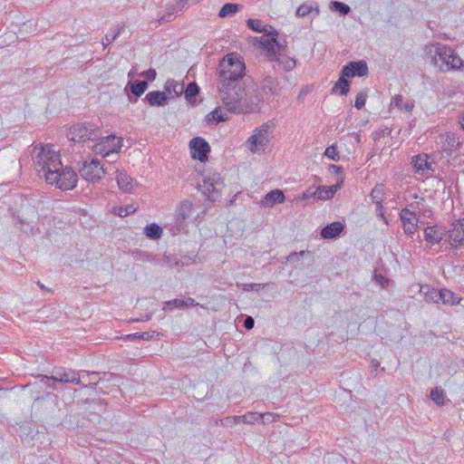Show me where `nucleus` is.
<instances>
[{"mask_svg": "<svg viewBox=\"0 0 464 464\" xmlns=\"http://www.w3.org/2000/svg\"><path fill=\"white\" fill-rule=\"evenodd\" d=\"M411 165L416 175L420 178L428 179L435 172L436 163L430 160V156L426 153L415 155L411 158Z\"/></svg>", "mask_w": 464, "mask_h": 464, "instance_id": "9b49d317", "label": "nucleus"}, {"mask_svg": "<svg viewBox=\"0 0 464 464\" xmlns=\"http://www.w3.org/2000/svg\"><path fill=\"white\" fill-rule=\"evenodd\" d=\"M274 126V123L267 121L255 130L254 134L246 141L252 152H256L260 147L265 148L268 145Z\"/></svg>", "mask_w": 464, "mask_h": 464, "instance_id": "1a4fd4ad", "label": "nucleus"}, {"mask_svg": "<svg viewBox=\"0 0 464 464\" xmlns=\"http://www.w3.org/2000/svg\"><path fill=\"white\" fill-rule=\"evenodd\" d=\"M34 159L36 165L40 168L39 172H43L44 177L55 169H62L60 153L53 145L47 144L43 146L36 145L34 150Z\"/></svg>", "mask_w": 464, "mask_h": 464, "instance_id": "7ed1b4c3", "label": "nucleus"}, {"mask_svg": "<svg viewBox=\"0 0 464 464\" xmlns=\"http://www.w3.org/2000/svg\"><path fill=\"white\" fill-rule=\"evenodd\" d=\"M246 65L236 54L229 53L218 63V89L224 108L232 113L256 111L263 100L256 85L245 79Z\"/></svg>", "mask_w": 464, "mask_h": 464, "instance_id": "f257e3e1", "label": "nucleus"}, {"mask_svg": "<svg viewBox=\"0 0 464 464\" xmlns=\"http://www.w3.org/2000/svg\"><path fill=\"white\" fill-rule=\"evenodd\" d=\"M313 11H314L316 14H319V9L317 6H315L314 8L312 5L303 4L296 9L295 14L299 17H304V16L308 15L310 13H312Z\"/></svg>", "mask_w": 464, "mask_h": 464, "instance_id": "ea45409f", "label": "nucleus"}, {"mask_svg": "<svg viewBox=\"0 0 464 464\" xmlns=\"http://www.w3.org/2000/svg\"><path fill=\"white\" fill-rule=\"evenodd\" d=\"M339 188H340V185L331 186V187L320 186L314 192V197L317 199H324V200L332 198Z\"/></svg>", "mask_w": 464, "mask_h": 464, "instance_id": "b1692460", "label": "nucleus"}, {"mask_svg": "<svg viewBox=\"0 0 464 464\" xmlns=\"http://www.w3.org/2000/svg\"><path fill=\"white\" fill-rule=\"evenodd\" d=\"M268 33H265L260 37L255 38V43L259 48L266 52V56L269 61L273 62L276 58V53L284 49L283 45L277 41V32L273 26H269Z\"/></svg>", "mask_w": 464, "mask_h": 464, "instance_id": "423d86ee", "label": "nucleus"}, {"mask_svg": "<svg viewBox=\"0 0 464 464\" xmlns=\"http://www.w3.org/2000/svg\"><path fill=\"white\" fill-rule=\"evenodd\" d=\"M391 105L398 108L401 111L411 112L414 108V101L404 100L401 95H397L392 101Z\"/></svg>", "mask_w": 464, "mask_h": 464, "instance_id": "393cba45", "label": "nucleus"}, {"mask_svg": "<svg viewBox=\"0 0 464 464\" xmlns=\"http://www.w3.org/2000/svg\"><path fill=\"white\" fill-rule=\"evenodd\" d=\"M38 378H41L42 381L53 380L57 382L78 385L82 383V379H84L85 376H81L80 372L71 368L59 367L53 370L51 376L40 374L38 375Z\"/></svg>", "mask_w": 464, "mask_h": 464, "instance_id": "6e6552de", "label": "nucleus"}, {"mask_svg": "<svg viewBox=\"0 0 464 464\" xmlns=\"http://www.w3.org/2000/svg\"><path fill=\"white\" fill-rule=\"evenodd\" d=\"M367 93L363 92H360L355 98L354 107L357 110H362L366 102Z\"/></svg>", "mask_w": 464, "mask_h": 464, "instance_id": "37998d69", "label": "nucleus"}, {"mask_svg": "<svg viewBox=\"0 0 464 464\" xmlns=\"http://www.w3.org/2000/svg\"><path fill=\"white\" fill-rule=\"evenodd\" d=\"M192 210V203L188 200H184L180 203L177 209V218L180 221H184L189 218Z\"/></svg>", "mask_w": 464, "mask_h": 464, "instance_id": "c85d7f7f", "label": "nucleus"}, {"mask_svg": "<svg viewBox=\"0 0 464 464\" xmlns=\"http://www.w3.org/2000/svg\"><path fill=\"white\" fill-rule=\"evenodd\" d=\"M425 56L441 72L458 70L463 66V61L450 47L440 44H430L424 48Z\"/></svg>", "mask_w": 464, "mask_h": 464, "instance_id": "f03ea898", "label": "nucleus"}, {"mask_svg": "<svg viewBox=\"0 0 464 464\" xmlns=\"http://www.w3.org/2000/svg\"><path fill=\"white\" fill-rule=\"evenodd\" d=\"M407 208H409L411 210H414L416 212L417 209H420L419 202L411 203Z\"/></svg>", "mask_w": 464, "mask_h": 464, "instance_id": "774afa93", "label": "nucleus"}, {"mask_svg": "<svg viewBox=\"0 0 464 464\" xmlns=\"http://www.w3.org/2000/svg\"><path fill=\"white\" fill-rule=\"evenodd\" d=\"M273 62L277 63L279 65H283L285 71H291L295 66V60L287 56H285L278 52L276 53V58Z\"/></svg>", "mask_w": 464, "mask_h": 464, "instance_id": "473e14b6", "label": "nucleus"}, {"mask_svg": "<svg viewBox=\"0 0 464 464\" xmlns=\"http://www.w3.org/2000/svg\"><path fill=\"white\" fill-rule=\"evenodd\" d=\"M424 300L428 303H439L440 302V291L434 288H430Z\"/></svg>", "mask_w": 464, "mask_h": 464, "instance_id": "c03bdc74", "label": "nucleus"}, {"mask_svg": "<svg viewBox=\"0 0 464 464\" xmlns=\"http://www.w3.org/2000/svg\"><path fill=\"white\" fill-rule=\"evenodd\" d=\"M324 155L334 161H338L340 159L337 147L335 145H331L327 147L324 151Z\"/></svg>", "mask_w": 464, "mask_h": 464, "instance_id": "79ce46f5", "label": "nucleus"}, {"mask_svg": "<svg viewBox=\"0 0 464 464\" xmlns=\"http://www.w3.org/2000/svg\"><path fill=\"white\" fill-rule=\"evenodd\" d=\"M384 196L383 185H376L370 193V198L373 203L379 208L382 207V202Z\"/></svg>", "mask_w": 464, "mask_h": 464, "instance_id": "72a5a7b5", "label": "nucleus"}, {"mask_svg": "<svg viewBox=\"0 0 464 464\" xmlns=\"http://www.w3.org/2000/svg\"><path fill=\"white\" fill-rule=\"evenodd\" d=\"M446 141L448 143L449 146L452 147V148H458L460 146V141L455 138V136L453 134H449L447 136V139H446Z\"/></svg>", "mask_w": 464, "mask_h": 464, "instance_id": "603ef678", "label": "nucleus"}, {"mask_svg": "<svg viewBox=\"0 0 464 464\" xmlns=\"http://www.w3.org/2000/svg\"><path fill=\"white\" fill-rule=\"evenodd\" d=\"M81 376H85L82 379V383L79 384L82 388H95L100 378L98 377L99 373L96 372H89V371H81Z\"/></svg>", "mask_w": 464, "mask_h": 464, "instance_id": "4be33fe9", "label": "nucleus"}, {"mask_svg": "<svg viewBox=\"0 0 464 464\" xmlns=\"http://www.w3.org/2000/svg\"><path fill=\"white\" fill-rule=\"evenodd\" d=\"M14 218L17 220V223L20 225H24V224L27 225L29 223L27 218H21L20 216L15 217L14 215Z\"/></svg>", "mask_w": 464, "mask_h": 464, "instance_id": "338daca9", "label": "nucleus"}, {"mask_svg": "<svg viewBox=\"0 0 464 464\" xmlns=\"http://www.w3.org/2000/svg\"><path fill=\"white\" fill-rule=\"evenodd\" d=\"M162 228L156 223H151L144 227V234L150 239L157 240L161 237Z\"/></svg>", "mask_w": 464, "mask_h": 464, "instance_id": "c756f323", "label": "nucleus"}, {"mask_svg": "<svg viewBox=\"0 0 464 464\" xmlns=\"http://www.w3.org/2000/svg\"><path fill=\"white\" fill-rule=\"evenodd\" d=\"M246 24L249 29L257 32V33H268L270 30L269 26L267 24H264L263 22L259 19H248L246 21Z\"/></svg>", "mask_w": 464, "mask_h": 464, "instance_id": "c9c22d12", "label": "nucleus"}, {"mask_svg": "<svg viewBox=\"0 0 464 464\" xmlns=\"http://www.w3.org/2000/svg\"><path fill=\"white\" fill-rule=\"evenodd\" d=\"M430 288L431 287L428 285H421L420 288V295H423V296L425 297L428 295V293L430 292Z\"/></svg>", "mask_w": 464, "mask_h": 464, "instance_id": "69168bd1", "label": "nucleus"}, {"mask_svg": "<svg viewBox=\"0 0 464 464\" xmlns=\"http://www.w3.org/2000/svg\"><path fill=\"white\" fill-rule=\"evenodd\" d=\"M277 417L278 416L276 414L272 412L261 413L260 420H262L263 423L273 422Z\"/></svg>", "mask_w": 464, "mask_h": 464, "instance_id": "3c124183", "label": "nucleus"}, {"mask_svg": "<svg viewBox=\"0 0 464 464\" xmlns=\"http://www.w3.org/2000/svg\"><path fill=\"white\" fill-rule=\"evenodd\" d=\"M183 92L186 100L192 103L196 102V96L199 92V88L196 82H189Z\"/></svg>", "mask_w": 464, "mask_h": 464, "instance_id": "f704fd0d", "label": "nucleus"}, {"mask_svg": "<svg viewBox=\"0 0 464 464\" xmlns=\"http://www.w3.org/2000/svg\"><path fill=\"white\" fill-rule=\"evenodd\" d=\"M226 120H227V118L223 115V113L221 112V111L219 109H215L214 111H212L206 116V121H208V123H210V122L218 123V122L224 121Z\"/></svg>", "mask_w": 464, "mask_h": 464, "instance_id": "4c0bfd02", "label": "nucleus"}, {"mask_svg": "<svg viewBox=\"0 0 464 464\" xmlns=\"http://www.w3.org/2000/svg\"><path fill=\"white\" fill-rule=\"evenodd\" d=\"M155 335H159V334L156 332L140 333V340L149 341L151 340Z\"/></svg>", "mask_w": 464, "mask_h": 464, "instance_id": "bf43d9fd", "label": "nucleus"}, {"mask_svg": "<svg viewBox=\"0 0 464 464\" xmlns=\"http://www.w3.org/2000/svg\"><path fill=\"white\" fill-rule=\"evenodd\" d=\"M347 76H343L341 72L338 81L334 83L332 92L339 93L340 95H346L350 91V81Z\"/></svg>", "mask_w": 464, "mask_h": 464, "instance_id": "5701e85b", "label": "nucleus"}, {"mask_svg": "<svg viewBox=\"0 0 464 464\" xmlns=\"http://www.w3.org/2000/svg\"><path fill=\"white\" fill-rule=\"evenodd\" d=\"M446 235L448 237L445 239V243H449L450 248L464 247V218L453 222Z\"/></svg>", "mask_w": 464, "mask_h": 464, "instance_id": "ddd939ff", "label": "nucleus"}, {"mask_svg": "<svg viewBox=\"0 0 464 464\" xmlns=\"http://www.w3.org/2000/svg\"><path fill=\"white\" fill-rule=\"evenodd\" d=\"M183 303H184V308L185 307H192V306H196L198 305V303H196V301L191 298V297H188L186 299H183Z\"/></svg>", "mask_w": 464, "mask_h": 464, "instance_id": "680f3d73", "label": "nucleus"}, {"mask_svg": "<svg viewBox=\"0 0 464 464\" xmlns=\"http://www.w3.org/2000/svg\"><path fill=\"white\" fill-rule=\"evenodd\" d=\"M262 89L265 93L279 95L281 88L276 78L267 75L262 81Z\"/></svg>", "mask_w": 464, "mask_h": 464, "instance_id": "aec40b11", "label": "nucleus"}, {"mask_svg": "<svg viewBox=\"0 0 464 464\" xmlns=\"http://www.w3.org/2000/svg\"><path fill=\"white\" fill-rule=\"evenodd\" d=\"M165 92L179 96L184 91V85L174 80H168L164 86Z\"/></svg>", "mask_w": 464, "mask_h": 464, "instance_id": "2f4dec72", "label": "nucleus"}, {"mask_svg": "<svg viewBox=\"0 0 464 464\" xmlns=\"http://www.w3.org/2000/svg\"><path fill=\"white\" fill-rule=\"evenodd\" d=\"M430 398L438 405H443L445 399L444 391L440 387L432 389L430 392Z\"/></svg>", "mask_w": 464, "mask_h": 464, "instance_id": "58836bf2", "label": "nucleus"}, {"mask_svg": "<svg viewBox=\"0 0 464 464\" xmlns=\"http://www.w3.org/2000/svg\"><path fill=\"white\" fill-rule=\"evenodd\" d=\"M166 304L169 307L170 310L173 308H184L183 299H173L166 302Z\"/></svg>", "mask_w": 464, "mask_h": 464, "instance_id": "8fccbe9b", "label": "nucleus"}, {"mask_svg": "<svg viewBox=\"0 0 464 464\" xmlns=\"http://www.w3.org/2000/svg\"><path fill=\"white\" fill-rule=\"evenodd\" d=\"M328 169L334 175H340L343 171V167L334 164H330Z\"/></svg>", "mask_w": 464, "mask_h": 464, "instance_id": "4d7b16f0", "label": "nucleus"}, {"mask_svg": "<svg viewBox=\"0 0 464 464\" xmlns=\"http://www.w3.org/2000/svg\"><path fill=\"white\" fill-rule=\"evenodd\" d=\"M459 300L460 299L452 291L446 288L440 290V301L444 304H458Z\"/></svg>", "mask_w": 464, "mask_h": 464, "instance_id": "cd10ccee", "label": "nucleus"}, {"mask_svg": "<svg viewBox=\"0 0 464 464\" xmlns=\"http://www.w3.org/2000/svg\"><path fill=\"white\" fill-rule=\"evenodd\" d=\"M400 219L406 235L412 236L417 231L419 218L414 210H411L409 208H402L400 212Z\"/></svg>", "mask_w": 464, "mask_h": 464, "instance_id": "2eb2a0df", "label": "nucleus"}, {"mask_svg": "<svg viewBox=\"0 0 464 464\" xmlns=\"http://www.w3.org/2000/svg\"><path fill=\"white\" fill-rule=\"evenodd\" d=\"M125 339L129 341L140 340V333L127 334Z\"/></svg>", "mask_w": 464, "mask_h": 464, "instance_id": "0e129e2a", "label": "nucleus"}, {"mask_svg": "<svg viewBox=\"0 0 464 464\" xmlns=\"http://www.w3.org/2000/svg\"><path fill=\"white\" fill-rule=\"evenodd\" d=\"M101 135V130L92 123H78L70 128L68 139L74 143L96 140Z\"/></svg>", "mask_w": 464, "mask_h": 464, "instance_id": "39448f33", "label": "nucleus"}, {"mask_svg": "<svg viewBox=\"0 0 464 464\" xmlns=\"http://www.w3.org/2000/svg\"><path fill=\"white\" fill-rule=\"evenodd\" d=\"M285 199V194L280 189H274L268 192L264 200L263 203L266 206L272 207L276 203H283Z\"/></svg>", "mask_w": 464, "mask_h": 464, "instance_id": "412c9836", "label": "nucleus"}, {"mask_svg": "<svg viewBox=\"0 0 464 464\" xmlns=\"http://www.w3.org/2000/svg\"><path fill=\"white\" fill-rule=\"evenodd\" d=\"M445 236L446 232L438 226H430L424 229V238L431 246L441 242Z\"/></svg>", "mask_w": 464, "mask_h": 464, "instance_id": "f3484780", "label": "nucleus"}, {"mask_svg": "<svg viewBox=\"0 0 464 464\" xmlns=\"http://www.w3.org/2000/svg\"><path fill=\"white\" fill-rule=\"evenodd\" d=\"M254 324H255V321L254 319L251 317V316H247L245 320H244V326L246 327V329L247 330H250L254 327Z\"/></svg>", "mask_w": 464, "mask_h": 464, "instance_id": "052dcab7", "label": "nucleus"}, {"mask_svg": "<svg viewBox=\"0 0 464 464\" xmlns=\"http://www.w3.org/2000/svg\"><path fill=\"white\" fill-rule=\"evenodd\" d=\"M134 258L140 261L151 262L154 260L153 256L150 253L144 251H138L135 253Z\"/></svg>", "mask_w": 464, "mask_h": 464, "instance_id": "49530a36", "label": "nucleus"}, {"mask_svg": "<svg viewBox=\"0 0 464 464\" xmlns=\"http://www.w3.org/2000/svg\"><path fill=\"white\" fill-rule=\"evenodd\" d=\"M373 279L374 281L380 285L382 288L386 287V285H388L389 283V279L386 278L385 276H382V275H377V274H374L373 276Z\"/></svg>", "mask_w": 464, "mask_h": 464, "instance_id": "864d4df0", "label": "nucleus"}, {"mask_svg": "<svg viewBox=\"0 0 464 464\" xmlns=\"http://www.w3.org/2000/svg\"><path fill=\"white\" fill-rule=\"evenodd\" d=\"M261 413L257 412H247L244 414L245 423L253 424L258 420H260Z\"/></svg>", "mask_w": 464, "mask_h": 464, "instance_id": "a18cd8bd", "label": "nucleus"}, {"mask_svg": "<svg viewBox=\"0 0 464 464\" xmlns=\"http://www.w3.org/2000/svg\"><path fill=\"white\" fill-rule=\"evenodd\" d=\"M240 7L241 6L238 4L227 3L219 10L218 16L225 18L228 15L235 14L240 10Z\"/></svg>", "mask_w": 464, "mask_h": 464, "instance_id": "e433bc0d", "label": "nucleus"}, {"mask_svg": "<svg viewBox=\"0 0 464 464\" xmlns=\"http://www.w3.org/2000/svg\"><path fill=\"white\" fill-rule=\"evenodd\" d=\"M107 173V169L101 164L97 159H92L91 161H83L82 166L79 169L80 176L90 182H99Z\"/></svg>", "mask_w": 464, "mask_h": 464, "instance_id": "9d476101", "label": "nucleus"}, {"mask_svg": "<svg viewBox=\"0 0 464 464\" xmlns=\"http://www.w3.org/2000/svg\"><path fill=\"white\" fill-rule=\"evenodd\" d=\"M96 140L98 141L92 146V150L96 155H101L102 157H108L112 153H118L123 145L122 139L113 134L106 137H102L101 134Z\"/></svg>", "mask_w": 464, "mask_h": 464, "instance_id": "0eeeda50", "label": "nucleus"}, {"mask_svg": "<svg viewBox=\"0 0 464 464\" xmlns=\"http://www.w3.org/2000/svg\"><path fill=\"white\" fill-rule=\"evenodd\" d=\"M304 254L305 252L304 250L300 252H292L287 256L286 260L289 263L298 262Z\"/></svg>", "mask_w": 464, "mask_h": 464, "instance_id": "09e8293b", "label": "nucleus"}, {"mask_svg": "<svg viewBox=\"0 0 464 464\" xmlns=\"http://www.w3.org/2000/svg\"><path fill=\"white\" fill-rule=\"evenodd\" d=\"M156 71L154 69H149L140 73L141 76L145 77L148 81H153L156 77Z\"/></svg>", "mask_w": 464, "mask_h": 464, "instance_id": "6e6d98bb", "label": "nucleus"}, {"mask_svg": "<svg viewBox=\"0 0 464 464\" xmlns=\"http://www.w3.org/2000/svg\"><path fill=\"white\" fill-rule=\"evenodd\" d=\"M129 88L130 92L136 97H140L148 88V82L146 81L136 80L130 82L126 87Z\"/></svg>", "mask_w": 464, "mask_h": 464, "instance_id": "bb28decb", "label": "nucleus"}, {"mask_svg": "<svg viewBox=\"0 0 464 464\" xmlns=\"http://www.w3.org/2000/svg\"><path fill=\"white\" fill-rule=\"evenodd\" d=\"M189 149L193 159L198 160L201 162L208 160L210 147L203 138H193L189 141Z\"/></svg>", "mask_w": 464, "mask_h": 464, "instance_id": "4468645a", "label": "nucleus"}, {"mask_svg": "<svg viewBox=\"0 0 464 464\" xmlns=\"http://www.w3.org/2000/svg\"><path fill=\"white\" fill-rule=\"evenodd\" d=\"M223 187L224 180L219 173H212L205 177L201 185L204 194L211 201H216L220 197Z\"/></svg>", "mask_w": 464, "mask_h": 464, "instance_id": "f8f14e48", "label": "nucleus"}, {"mask_svg": "<svg viewBox=\"0 0 464 464\" xmlns=\"http://www.w3.org/2000/svg\"><path fill=\"white\" fill-rule=\"evenodd\" d=\"M331 7L334 11L339 12L343 15L348 14L351 12L348 5L338 1L331 2Z\"/></svg>", "mask_w": 464, "mask_h": 464, "instance_id": "a19ab883", "label": "nucleus"}, {"mask_svg": "<svg viewBox=\"0 0 464 464\" xmlns=\"http://www.w3.org/2000/svg\"><path fill=\"white\" fill-rule=\"evenodd\" d=\"M264 286H265V285H262V284L252 283V284L245 285L244 290L258 291L259 289H261V287H264Z\"/></svg>", "mask_w": 464, "mask_h": 464, "instance_id": "13d9d810", "label": "nucleus"}, {"mask_svg": "<svg viewBox=\"0 0 464 464\" xmlns=\"http://www.w3.org/2000/svg\"><path fill=\"white\" fill-rule=\"evenodd\" d=\"M119 188L124 192H130L133 188V179L126 172H119L117 177Z\"/></svg>", "mask_w": 464, "mask_h": 464, "instance_id": "a878e982", "label": "nucleus"}, {"mask_svg": "<svg viewBox=\"0 0 464 464\" xmlns=\"http://www.w3.org/2000/svg\"><path fill=\"white\" fill-rule=\"evenodd\" d=\"M40 381L48 388L50 389H53V390H56V385H55V382H53V380H49V381H42V379L40 378Z\"/></svg>", "mask_w": 464, "mask_h": 464, "instance_id": "e2e57ef3", "label": "nucleus"}, {"mask_svg": "<svg viewBox=\"0 0 464 464\" xmlns=\"http://www.w3.org/2000/svg\"><path fill=\"white\" fill-rule=\"evenodd\" d=\"M145 101L150 106H165L168 103L169 97L165 92L152 91L146 94Z\"/></svg>", "mask_w": 464, "mask_h": 464, "instance_id": "6ab92c4d", "label": "nucleus"}, {"mask_svg": "<svg viewBox=\"0 0 464 464\" xmlns=\"http://www.w3.org/2000/svg\"><path fill=\"white\" fill-rule=\"evenodd\" d=\"M344 229L341 222H333L322 228L320 236L324 239H333L339 237Z\"/></svg>", "mask_w": 464, "mask_h": 464, "instance_id": "a211bd4d", "label": "nucleus"}, {"mask_svg": "<svg viewBox=\"0 0 464 464\" xmlns=\"http://www.w3.org/2000/svg\"><path fill=\"white\" fill-rule=\"evenodd\" d=\"M341 72L343 76H347L348 78H353L355 76L362 77L368 74V66L366 62L362 60L350 62L343 67Z\"/></svg>", "mask_w": 464, "mask_h": 464, "instance_id": "dca6fc26", "label": "nucleus"}, {"mask_svg": "<svg viewBox=\"0 0 464 464\" xmlns=\"http://www.w3.org/2000/svg\"><path fill=\"white\" fill-rule=\"evenodd\" d=\"M122 29L123 27L120 25L111 28L102 39L103 48H106L109 44L114 42L117 39V37L121 34Z\"/></svg>", "mask_w": 464, "mask_h": 464, "instance_id": "7c9ffc66", "label": "nucleus"}, {"mask_svg": "<svg viewBox=\"0 0 464 464\" xmlns=\"http://www.w3.org/2000/svg\"><path fill=\"white\" fill-rule=\"evenodd\" d=\"M135 211V208L132 206H127V207H120L118 210L116 211V214L120 217H127L130 214L133 213Z\"/></svg>", "mask_w": 464, "mask_h": 464, "instance_id": "de8ad7c7", "label": "nucleus"}, {"mask_svg": "<svg viewBox=\"0 0 464 464\" xmlns=\"http://www.w3.org/2000/svg\"><path fill=\"white\" fill-rule=\"evenodd\" d=\"M235 420L236 419L234 418V416H229V417H226L224 419H220L218 423H219L222 426L229 427V426H233L234 424H236Z\"/></svg>", "mask_w": 464, "mask_h": 464, "instance_id": "5fc2aeb1", "label": "nucleus"}, {"mask_svg": "<svg viewBox=\"0 0 464 464\" xmlns=\"http://www.w3.org/2000/svg\"><path fill=\"white\" fill-rule=\"evenodd\" d=\"M46 182L52 185H55L57 188L68 190L72 189L78 180V176L72 168L62 166V169H55L53 171H49L46 175Z\"/></svg>", "mask_w": 464, "mask_h": 464, "instance_id": "20e7f679", "label": "nucleus"}]
</instances>
